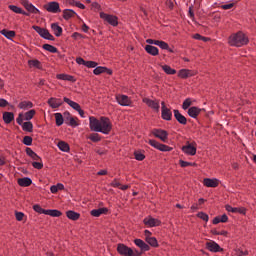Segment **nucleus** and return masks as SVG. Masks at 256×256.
<instances>
[{
    "label": "nucleus",
    "mask_w": 256,
    "mask_h": 256,
    "mask_svg": "<svg viewBox=\"0 0 256 256\" xmlns=\"http://www.w3.org/2000/svg\"><path fill=\"white\" fill-rule=\"evenodd\" d=\"M89 121V128L95 133H103V135H109L113 129V124L108 117L102 116L99 120L95 116H90Z\"/></svg>",
    "instance_id": "obj_1"
},
{
    "label": "nucleus",
    "mask_w": 256,
    "mask_h": 256,
    "mask_svg": "<svg viewBox=\"0 0 256 256\" xmlns=\"http://www.w3.org/2000/svg\"><path fill=\"white\" fill-rule=\"evenodd\" d=\"M248 43L249 38L242 32H238L229 37V45H231V47H243V45H247Z\"/></svg>",
    "instance_id": "obj_2"
},
{
    "label": "nucleus",
    "mask_w": 256,
    "mask_h": 256,
    "mask_svg": "<svg viewBox=\"0 0 256 256\" xmlns=\"http://www.w3.org/2000/svg\"><path fill=\"white\" fill-rule=\"evenodd\" d=\"M32 29L42 37V39H46L47 41H55V36L52 35L47 28H42L41 26H32Z\"/></svg>",
    "instance_id": "obj_3"
},
{
    "label": "nucleus",
    "mask_w": 256,
    "mask_h": 256,
    "mask_svg": "<svg viewBox=\"0 0 256 256\" xmlns=\"http://www.w3.org/2000/svg\"><path fill=\"white\" fill-rule=\"evenodd\" d=\"M181 150L185 155H190L191 157L197 155V142L193 141L190 143L186 142V145L182 146Z\"/></svg>",
    "instance_id": "obj_4"
},
{
    "label": "nucleus",
    "mask_w": 256,
    "mask_h": 256,
    "mask_svg": "<svg viewBox=\"0 0 256 256\" xmlns=\"http://www.w3.org/2000/svg\"><path fill=\"white\" fill-rule=\"evenodd\" d=\"M100 19L112 25V27H117L119 25V18L115 15L107 14L105 12H100Z\"/></svg>",
    "instance_id": "obj_5"
},
{
    "label": "nucleus",
    "mask_w": 256,
    "mask_h": 256,
    "mask_svg": "<svg viewBox=\"0 0 256 256\" xmlns=\"http://www.w3.org/2000/svg\"><path fill=\"white\" fill-rule=\"evenodd\" d=\"M148 143L149 145H151V147H154V149H157L158 151H162L164 153L171 152L173 150V147L161 144L157 140L150 139Z\"/></svg>",
    "instance_id": "obj_6"
},
{
    "label": "nucleus",
    "mask_w": 256,
    "mask_h": 256,
    "mask_svg": "<svg viewBox=\"0 0 256 256\" xmlns=\"http://www.w3.org/2000/svg\"><path fill=\"white\" fill-rule=\"evenodd\" d=\"M151 133L156 137V139L163 141V143H167V139H169V132H167V130L155 128Z\"/></svg>",
    "instance_id": "obj_7"
},
{
    "label": "nucleus",
    "mask_w": 256,
    "mask_h": 256,
    "mask_svg": "<svg viewBox=\"0 0 256 256\" xmlns=\"http://www.w3.org/2000/svg\"><path fill=\"white\" fill-rule=\"evenodd\" d=\"M21 5L28 11L29 13H33L34 15H41V11L35 7L29 0H20Z\"/></svg>",
    "instance_id": "obj_8"
},
{
    "label": "nucleus",
    "mask_w": 256,
    "mask_h": 256,
    "mask_svg": "<svg viewBox=\"0 0 256 256\" xmlns=\"http://www.w3.org/2000/svg\"><path fill=\"white\" fill-rule=\"evenodd\" d=\"M44 9L48 13H61V7L59 6V2L57 1L48 2L44 5Z\"/></svg>",
    "instance_id": "obj_9"
},
{
    "label": "nucleus",
    "mask_w": 256,
    "mask_h": 256,
    "mask_svg": "<svg viewBox=\"0 0 256 256\" xmlns=\"http://www.w3.org/2000/svg\"><path fill=\"white\" fill-rule=\"evenodd\" d=\"M161 117L164 121H171L173 119V112H171V109L167 108L165 105V102H161Z\"/></svg>",
    "instance_id": "obj_10"
},
{
    "label": "nucleus",
    "mask_w": 256,
    "mask_h": 256,
    "mask_svg": "<svg viewBox=\"0 0 256 256\" xmlns=\"http://www.w3.org/2000/svg\"><path fill=\"white\" fill-rule=\"evenodd\" d=\"M116 251L122 256H131L133 253V249L123 243L117 244Z\"/></svg>",
    "instance_id": "obj_11"
},
{
    "label": "nucleus",
    "mask_w": 256,
    "mask_h": 256,
    "mask_svg": "<svg viewBox=\"0 0 256 256\" xmlns=\"http://www.w3.org/2000/svg\"><path fill=\"white\" fill-rule=\"evenodd\" d=\"M206 249L211 253H221L223 252V248L215 241L206 242Z\"/></svg>",
    "instance_id": "obj_12"
},
{
    "label": "nucleus",
    "mask_w": 256,
    "mask_h": 256,
    "mask_svg": "<svg viewBox=\"0 0 256 256\" xmlns=\"http://www.w3.org/2000/svg\"><path fill=\"white\" fill-rule=\"evenodd\" d=\"M142 101L147 105V107H150V109H153V111H156V113H159V109H160L159 100L144 98Z\"/></svg>",
    "instance_id": "obj_13"
},
{
    "label": "nucleus",
    "mask_w": 256,
    "mask_h": 256,
    "mask_svg": "<svg viewBox=\"0 0 256 256\" xmlns=\"http://www.w3.org/2000/svg\"><path fill=\"white\" fill-rule=\"evenodd\" d=\"M116 101L119 103L122 107H130L132 101L131 98L127 95H117Z\"/></svg>",
    "instance_id": "obj_14"
},
{
    "label": "nucleus",
    "mask_w": 256,
    "mask_h": 256,
    "mask_svg": "<svg viewBox=\"0 0 256 256\" xmlns=\"http://www.w3.org/2000/svg\"><path fill=\"white\" fill-rule=\"evenodd\" d=\"M47 103L49 107H51V109H59V107L63 105V100L51 97L50 99H48Z\"/></svg>",
    "instance_id": "obj_15"
},
{
    "label": "nucleus",
    "mask_w": 256,
    "mask_h": 256,
    "mask_svg": "<svg viewBox=\"0 0 256 256\" xmlns=\"http://www.w3.org/2000/svg\"><path fill=\"white\" fill-rule=\"evenodd\" d=\"M143 223L148 227H159V225H161V220L150 217V218H145L143 220Z\"/></svg>",
    "instance_id": "obj_16"
},
{
    "label": "nucleus",
    "mask_w": 256,
    "mask_h": 256,
    "mask_svg": "<svg viewBox=\"0 0 256 256\" xmlns=\"http://www.w3.org/2000/svg\"><path fill=\"white\" fill-rule=\"evenodd\" d=\"M94 75H101V73H107V75H113V70L105 66H96L93 70Z\"/></svg>",
    "instance_id": "obj_17"
},
{
    "label": "nucleus",
    "mask_w": 256,
    "mask_h": 256,
    "mask_svg": "<svg viewBox=\"0 0 256 256\" xmlns=\"http://www.w3.org/2000/svg\"><path fill=\"white\" fill-rule=\"evenodd\" d=\"M203 110L199 107L196 106H192L188 109V115L189 117H191L192 119H197V117H199V115H201V112Z\"/></svg>",
    "instance_id": "obj_18"
},
{
    "label": "nucleus",
    "mask_w": 256,
    "mask_h": 256,
    "mask_svg": "<svg viewBox=\"0 0 256 256\" xmlns=\"http://www.w3.org/2000/svg\"><path fill=\"white\" fill-rule=\"evenodd\" d=\"M173 113L176 121H178L180 125H187V118L183 114H181L178 109H175Z\"/></svg>",
    "instance_id": "obj_19"
},
{
    "label": "nucleus",
    "mask_w": 256,
    "mask_h": 256,
    "mask_svg": "<svg viewBox=\"0 0 256 256\" xmlns=\"http://www.w3.org/2000/svg\"><path fill=\"white\" fill-rule=\"evenodd\" d=\"M203 185L205 187H212V188L219 187V179L204 178Z\"/></svg>",
    "instance_id": "obj_20"
},
{
    "label": "nucleus",
    "mask_w": 256,
    "mask_h": 256,
    "mask_svg": "<svg viewBox=\"0 0 256 256\" xmlns=\"http://www.w3.org/2000/svg\"><path fill=\"white\" fill-rule=\"evenodd\" d=\"M193 75L195 74L189 69H181L178 71V77L180 79H189V77H193Z\"/></svg>",
    "instance_id": "obj_21"
},
{
    "label": "nucleus",
    "mask_w": 256,
    "mask_h": 256,
    "mask_svg": "<svg viewBox=\"0 0 256 256\" xmlns=\"http://www.w3.org/2000/svg\"><path fill=\"white\" fill-rule=\"evenodd\" d=\"M107 213H109V209L105 208V207L104 208H99V209H93L90 212L92 217H101V215H107Z\"/></svg>",
    "instance_id": "obj_22"
},
{
    "label": "nucleus",
    "mask_w": 256,
    "mask_h": 256,
    "mask_svg": "<svg viewBox=\"0 0 256 256\" xmlns=\"http://www.w3.org/2000/svg\"><path fill=\"white\" fill-rule=\"evenodd\" d=\"M134 243L137 247H139L141 249V251H150L151 247L149 246V244L145 243V241L141 240V239H135Z\"/></svg>",
    "instance_id": "obj_23"
},
{
    "label": "nucleus",
    "mask_w": 256,
    "mask_h": 256,
    "mask_svg": "<svg viewBox=\"0 0 256 256\" xmlns=\"http://www.w3.org/2000/svg\"><path fill=\"white\" fill-rule=\"evenodd\" d=\"M2 119L6 125H9L12 121L15 120V113L13 112H3Z\"/></svg>",
    "instance_id": "obj_24"
},
{
    "label": "nucleus",
    "mask_w": 256,
    "mask_h": 256,
    "mask_svg": "<svg viewBox=\"0 0 256 256\" xmlns=\"http://www.w3.org/2000/svg\"><path fill=\"white\" fill-rule=\"evenodd\" d=\"M56 79L60 81H70V83H75L77 79H75V76H71L69 74H57Z\"/></svg>",
    "instance_id": "obj_25"
},
{
    "label": "nucleus",
    "mask_w": 256,
    "mask_h": 256,
    "mask_svg": "<svg viewBox=\"0 0 256 256\" xmlns=\"http://www.w3.org/2000/svg\"><path fill=\"white\" fill-rule=\"evenodd\" d=\"M17 183L20 187H31V185L33 184V180H31V178L29 177H24L19 178Z\"/></svg>",
    "instance_id": "obj_26"
},
{
    "label": "nucleus",
    "mask_w": 256,
    "mask_h": 256,
    "mask_svg": "<svg viewBox=\"0 0 256 256\" xmlns=\"http://www.w3.org/2000/svg\"><path fill=\"white\" fill-rule=\"evenodd\" d=\"M51 29L55 35V37H61L63 35V28L59 26V23H52Z\"/></svg>",
    "instance_id": "obj_27"
},
{
    "label": "nucleus",
    "mask_w": 256,
    "mask_h": 256,
    "mask_svg": "<svg viewBox=\"0 0 256 256\" xmlns=\"http://www.w3.org/2000/svg\"><path fill=\"white\" fill-rule=\"evenodd\" d=\"M145 51L148 53V55H152V57H157V55H159V48L153 45H146Z\"/></svg>",
    "instance_id": "obj_28"
},
{
    "label": "nucleus",
    "mask_w": 256,
    "mask_h": 256,
    "mask_svg": "<svg viewBox=\"0 0 256 256\" xmlns=\"http://www.w3.org/2000/svg\"><path fill=\"white\" fill-rule=\"evenodd\" d=\"M75 15H77V12L72 10V9H64L63 10V19H65V21H69V19H73V17H75Z\"/></svg>",
    "instance_id": "obj_29"
},
{
    "label": "nucleus",
    "mask_w": 256,
    "mask_h": 256,
    "mask_svg": "<svg viewBox=\"0 0 256 256\" xmlns=\"http://www.w3.org/2000/svg\"><path fill=\"white\" fill-rule=\"evenodd\" d=\"M66 217L70 219V221H79L81 214L79 212H75L73 210H68L66 212Z\"/></svg>",
    "instance_id": "obj_30"
},
{
    "label": "nucleus",
    "mask_w": 256,
    "mask_h": 256,
    "mask_svg": "<svg viewBox=\"0 0 256 256\" xmlns=\"http://www.w3.org/2000/svg\"><path fill=\"white\" fill-rule=\"evenodd\" d=\"M8 8L10 11H13V13H17L18 15H25L26 17H29V13L25 12L21 7L15 6V5H9Z\"/></svg>",
    "instance_id": "obj_31"
},
{
    "label": "nucleus",
    "mask_w": 256,
    "mask_h": 256,
    "mask_svg": "<svg viewBox=\"0 0 256 256\" xmlns=\"http://www.w3.org/2000/svg\"><path fill=\"white\" fill-rule=\"evenodd\" d=\"M57 147L60 149V151H63L64 153H69V151H71L69 143L65 141H59Z\"/></svg>",
    "instance_id": "obj_32"
},
{
    "label": "nucleus",
    "mask_w": 256,
    "mask_h": 256,
    "mask_svg": "<svg viewBox=\"0 0 256 256\" xmlns=\"http://www.w3.org/2000/svg\"><path fill=\"white\" fill-rule=\"evenodd\" d=\"M63 101H64V103H67V105L72 107V109H74V111H77L81 107V105H79V103H77L67 97H64Z\"/></svg>",
    "instance_id": "obj_33"
},
{
    "label": "nucleus",
    "mask_w": 256,
    "mask_h": 256,
    "mask_svg": "<svg viewBox=\"0 0 256 256\" xmlns=\"http://www.w3.org/2000/svg\"><path fill=\"white\" fill-rule=\"evenodd\" d=\"M26 155H28V157H31L33 161H41L39 155H37V153H35V151H33V149L29 147L26 148Z\"/></svg>",
    "instance_id": "obj_34"
},
{
    "label": "nucleus",
    "mask_w": 256,
    "mask_h": 256,
    "mask_svg": "<svg viewBox=\"0 0 256 256\" xmlns=\"http://www.w3.org/2000/svg\"><path fill=\"white\" fill-rule=\"evenodd\" d=\"M46 215H49L50 217H61V215H63V212L57 209H48L46 210Z\"/></svg>",
    "instance_id": "obj_35"
},
{
    "label": "nucleus",
    "mask_w": 256,
    "mask_h": 256,
    "mask_svg": "<svg viewBox=\"0 0 256 256\" xmlns=\"http://www.w3.org/2000/svg\"><path fill=\"white\" fill-rule=\"evenodd\" d=\"M0 33L4 37H6V39H13V37H15V31H13V30L3 29L0 31Z\"/></svg>",
    "instance_id": "obj_36"
},
{
    "label": "nucleus",
    "mask_w": 256,
    "mask_h": 256,
    "mask_svg": "<svg viewBox=\"0 0 256 256\" xmlns=\"http://www.w3.org/2000/svg\"><path fill=\"white\" fill-rule=\"evenodd\" d=\"M23 131H27L28 133H33V122L27 120L22 124Z\"/></svg>",
    "instance_id": "obj_37"
},
{
    "label": "nucleus",
    "mask_w": 256,
    "mask_h": 256,
    "mask_svg": "<svg viewBox=\"0 0 256 256\" xmlns=\"http://www.w3.org/2000/svg\"><path fill=\"white\" fill-rule=\"evenodd\" d=\"M145 241H146V243H148V245H150V247H154V248L159 247V242L157 241V238H155V237L145 238Z\"/></svg>",
    "instance_id": "obj_38"
},
{
    "label": "nucleus",
    "mask_w": 256,
    "mask_h": 256,
    "mask_svg": "<svg viewBox=\"0 0 256 256\" xmlns=\"http://www.w3.org/2000/svg\"><path fill=\"white\" fill-rule=\"evenodd\" d=\"M162 70L164 71V73H166V75H175L177 73V70L171 68V66L165 64L162 65Z\"/></svg>",
    "instance_id": "obj_39"
},
{
    "label": "nucleus",
    "mask_w": 256,
    "mask_h": 256,
    "mask_svg": "<svg viewBox=\"0 0 256 256\" xmlns=\"http://www.w3.org/2000/svg\"><path fill=\"white\" fill-rule=\"evenodd\" d=\"M19 109L27 110V109H32L33 107V102L31 101H22L18 105Z\"/></svg>",
    "instance_id": "obj_40"
},
{
    "label": "nucleus",
    "mask_w": 256,
    "mask_h": 256,
    "mask_svg": "<svg viewBox=\"0 0 256 256\" xmlns=\"http://www.w3.org/2000/svg\"><path fill=\"white\" fill-rule=\"evenodd\" d=\"M42 49H44L45 51H48L49 53H59V50L57 49V47L51 44H44L42 46Z\"/></svg>",
    "instance_id": "obj_41"
},
{
    "label": "nucleus",
    "mask_w": 256,
    "mask_h": 256,
    "mask_svg": "<svg viewBox=\"0 0 256 256\" xmlns=\"http://www.w3.org/2000/svg\"><path fill=\"white\" fill-rule=\"evenodd\" d=\"M37 111H35V109H31L27 112H25L24 114V119L25 121H31V119H33L36 115Z\"/></svg>",
    "instance_id": "obj_42"
},
{
    "label": "nucleus",
    "mask_w": 256,
    "mask_h": 256,
    "mask_svg": "<svg viewBox=\"0 0 256 256\" xmlns=\"http://www.w3.org/2000/svg\"><path fill=\"white\" fill-rule=\"evenodd\" d=\"M54 117H55V120H56L57 127H61V125H63V123L65 121V119H63V114L55 113Z\"/></svg>",
    "instance_id": "obj_43"
},
{
    "label": "nucleus",
    "mask_w": 256,
    "mask_h": 256,
    "mask_svg": "<svg viewBox=\"0 0 256 256\" xmlns=\"http://www.w3.org/2000/svg\"><path fill=\"white\" fill-rule=\"evenodd\" d=\"M179 165L182 168H185V167H197V163H195V162H187L185 160H179Z\"/></svg>",
    "instance_id": "obj_44"
},
{
    "label": "nucleus",
    "mask_w": 256,
    "mask_h": 256,
    "mask_svg": "<svg viewBox=\"0 0 256 256\" xmlns=\"http://www.w3.org/2000/svg\"><path fill=\"white\" fill-rule=\"evenodd\" d=\"M33 210L36 212V213H39V215H47V210L43 209L41 207V205L39 204H35L33 206Z\"/></svg>",
    "instance_id": "obj_45"
},
{
    "label": "nucleus",
    "mask_w": 256,
    "mask_h": 256,
    "mask_svg": "<svg viewBox=\"0 0 256 256\" xmlns=\"http://www.w3.org/2000/svg\"><path fill=\"white\" fill-rule=\"evenodd\" d=\"M88 139H90V141H92L93 143H99V141H101V135H99L98 133H92L90 134Z\"/></svg>",
    "instance_id": "obj_46"
},
{
    "label": "nucleus",
    "mask_w": 256,
    "mask_h": 256,
    "mask_svg": "<svg viewBox=\"0 0 256 256\" xmlns=\"http://www.w3.org/2000/svg\"><path fill=\"white\" fill-rule=\"evenodd\" d=\"M29 67H36V69H41V62L39 60H29Z\"/></svg>",
    "instance_id": "obj_47"
},
{
    "label": "nucleus",
    "mask_w": 256,
    "mask_h": 256,
    "mask_svg": "<svg viewBox=\"0 0 256 256\" xmlns=\"http://www.w3.org/2000/svg\"><path fill=\"white\" fill-rule=\"evenodd\" d=\"M191 105H193L191 98H186L182 104V109H184V111H187V109H189Z\"/></svg>",
    "instance_id": "obj_48"
},
{
    "label": "nucleus",
    "mask_w": 256,
    "mask_h": 256,
    "mask_svg": "<svg viewBox=\"0 0 256 256\" xmlns=\"http://www.w3.org/2000/svg\"><path fill=\"white\" fill-rule=\"evenodd\" d=\"M22 143L31 147V145H33V138L31 136H24Z\"/></svg>",
    "instance_id": "obj_49"
},
{
    "label": "nucleus",
    "mask_w": 256,
    "mask_h": 256,
    "mask_svg": "<svg viewBox=\"0 0 256 256\" xmlns=\"http://www.w3.org/2000/svg\"><path fill=\"white\" fill-rule=\"evenodd\" d=\"M134 157H135L136 161H144L145 154L141 153L140 151H135Z\"/></svg>",
    "instance_id": "obj_50"
},
{
    "label": "nucleus",
    "mask_w": 256,
    "mask_h": 256,
    "mask_svg": "<svg viewBox=\"0 0 256 256\" xmlns=\"http://www.w3.org/2000/svg\"><path fill=\"white\" fill-rule=\"evenodd\" d=\"M234 213H239L240 215H247V208L245 207H235Z\"/></svg>",
    "instance_id": "obj_51"
},
{
    "label": "nucleus",
    "mask_w": 256,
    "mask_h": 256,
    "mask_svg": "<svg viewBox=\"0 0 256 256\" xmlns=\"http://www.w3.org/2000/svg\"><path fill=\"white\" fill-rule=\"evenodd\" d=\"M197 217L199 219H202V221H205L206 223H207V221H209V215H207V213H205V212H199L197 214Z\"/></svg>",
    "instance_id": "obj_52"
},
{
    "label": "nucleus",
    "mask_w": 256,
    "mask_h": 256,
    "mask_svg": "<svg viewBox=\"0 0 256 256\" xmlns=\"http://www.w3.org/2000/svg\"><path fill=\"white\" fill-rule=\"evenodd\" d=\"M97 65H99V64L95 61H86L84 67H88V69H95V67H97Z\"/></svg>",
    "instance_id": "obj_53"
},
{
    "label": "nucleus",
    "mask_w": 256,
    "mask_h": 256,
    "mask_svg": "<svg viewBox=\"0 0 256 256\" xmlns=\"http://www.w3.org/2000/svg\"><path fill=\"white\" fill-rule=\"evenodd\" d=\"M66 124L70 125V127H78L79 126V123H77V120H75V118H73L72 116L70 117L68 122H66Z\"/></svg>",
    "instance_id": "obj_54"
},
{
    "label": "nucleus",
    "mask_w": 256,
    "mask_h": 256,
    "mask_svg": "<svg viewBox=\"0 0 256 256\" xmlns=\"http://www.w3.org/2000/svg\"><path fill=\"white\" fill-rule=\"evenodd\" d=\"M72 39H74V41H77L79 39H85V36L79 32H74L72 35H71Z\"/></svg>",
    "instance_id": "obj_55"
},
{
    "label": "nucleus",
    "mask_w": 256,
    "mask_h": 256,
    "mask_svg": "<svg viewBox=\"0 0 256 256\" xmlns=\"http://www.w3.org/2000/svg\"><path fill=\"white\" fill-rule=\"evenodd\" d=\"M157 47H160V49L167 50L169 49V44L163 40H159Z\"/></svg>",
    "instance_id": "obj_56"
},
{
    "label": "nucleus",
    "mask_w": 256,
    "mask_h": 256,
    "mask_svg": "<svg viewBox=\"0 0 256 256\" xmlns=\"http://www.w3.org/2000/svg\"><path fill=\"white\" fill-rule=\"evenodd\" d=\"M110 187H114V188H119L121 187V183L119 182V180H117V178H115L111 183H110Z\"/></svg>",
    "instance_id": "obj_57"
},
{
    "label": "nucleus",
    "mask_w": 256,
    "mask_h": 256,
    "mask_svg": "<svg viewBox=\"0 0 256 256\" xmlns=\"http://www.w3.org/2000/svg\"><path fill=\"white\" fill-rule=\"evenodd\" d=\"M236 255L237 256H247V255H249V251H247V250L243 251L241 249H238V250H236Z\"/></svg>",
    "instance_id": "obj_58"
},
{
    "label": "nucleus",
    "mask_w": 256,
    "mask_h": 256,
    "mask_svg": "<svg viewBox=\"0 0 256 256\" xmlns=\"http://www.w3.org/2000/svg\"><path fill=\"white\" fill-rule=\"evenodd\" d=\"M15 217H16V220L18 221H21L24 217H25V214L23 212H15Z\"/></svg>",
    "instance_id": "obj_59"
},
{
    "label": "nucleus",
    "mask_w": 256,
    "mask_h": 256,
    "mask_svg": "<svg viewBox=\"0 0 256 256\" xmlns=\"http://www.w3.org/2000/svg\"><path fill=\"white\" fill-rule=\"evenodd\" d=\"M32 167H34V169H42L43 162H32Z\"/></svg>",
    "instance_id": "obj_60"
},
{
    "label": "nucleus",
    "mask_w": 256,
    "mask_h": 256,
    "mask_svg": "<svg viewBox=\"0 0 256 256\" xmlns=\"http://www.w3.org/2000/svg\"><path fill=\"white\" fill-rule=\"evenodd\" d=\"M16 122L18 125H23V113H20L16 118Z\"/></svg>",
    "instance_id": "obj_61"
},
{
    "label": "nucleus",
    "mask_w": 256,
    "mask_h": 256,
    "mask_svg": "<svg viewBox=\"0 0 256 256\" xmlns=\"http://www.w3.org/2000/svg\"><path fill=\"white\" fill-rule=\"evenodd\" d=\"M91 7H92V9H94L95 11H99V10L101 9V5H100L99 3H97V2H93V3L91 4Z\"/></svg>",
    "instance_id": "obj_62"
},
{
    "label": "nucleus",
    "mask_w": 256,
    "mask_h": 256,
    "mask_svg": "<svg viewBox=\"0 0 256 256\" xmlns=\"http://www.w3.org/2000/svg\"><path fill=\"white\" fill-rule=\"evenodd\" d=\"M63 115H64L65 123H68V121L71 119V113L69 111H66L63 113Z\"/></svg>",
    "instance_id": "obj_63"
},
{
    "label": "nucleus",
    "mask_w": 256,
    "mask_h": 256,
    "mask_svg": "<svg viewBox=\"0 0 256 256\" xmlns=\"http://www.w3.org/2000/svg\"><path fill=\"white\" fill-rule=\"evenodd\" d=\"M7 105H9V102L4 98H0V107H7Z\"/></svg>",
    "instance_id": "obj_64"
}]
</instances>
